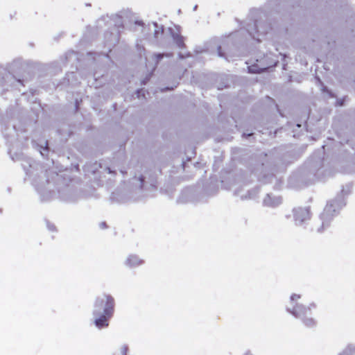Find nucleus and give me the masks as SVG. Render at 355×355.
I'll return each mask as SVG.
<instances>
[{
    "label": "nucleus",
    "mask_w": 355,
    "mask_h": 355,
    "mask_svg": "<svg viewBox=\"0 0 355 355\" xmlns=\"http://www.w3.org/2000/svg\"><path fill=\"white\" fill-rule=\"evenodd\" d=\"M250 73H258L262 72L266 68L265 67H259L257 64H252L248 67Z\"/></svg>",
    "instance_id": "423d86ee"
},
{
    "label": "nucleus",
    "mask_w": 355,
    "mask_h": 355,
    "mask_svg": "<svg viewBox=\"0 0 355 355\" xmlns=\"http://www.w3.org/2000/svg\"><path fill=\"white\" fill-rule=\"evenodd\" d=\"M115 302L114 297L107 294L98 297L94 303L93 311L94 323L98 329L109 326L110 320L114 313Z\"/></svg>",
    "instance_id": "f257e3e1"
},
{
    "label": "nucleus",
    "mask_w": 355,
    "mask_h": 355,
    "mask_svg": "<svg viewBox=\"0 0 355 355\" xmlns=\"http://www.w3.org/2000/svg\"><path fill=\"white\" fill-rule=\"evenodd\" d=\"M176 43L178 44V46L180 47V48H184L185 44H184V40L182 39V37H178L177 40H176Z\"/></svg>",
    "instance_id": "6e6552de"
},
{
    "label": "nucleus",
    "mask_w": 355,
    "mask_h": 355,
    "mask_svg": "<svg viewBox=\"0 0 355 355\" xmlns=\"http://www.w3.org/2000/svg\"><path fill=\"white\" fill-rule=\"evenodd\" d=\"M128 351V347L126 345L123 346L121 349L122 355H127Z\"/></svg>",
    "instance_id": "1a4fd4ad"
},
{
    "label": "nucleus",
    "mask_w": 355,
    "mask_h": 355,
    "mask_svg": "<svg viewBox=\"0 0 355 355\" xmlns=\"http://www.w3.org/2000/svg\"><path fill=\"white\" fill-rule=\"evenodd\" d=\"M291 313L296 318L301 319L306 328L311 329L316 325V322L312 317L311 306L305 307L301 305H297L293 307Z\"/></svg>",
    "instance_id": "7ed1b4c3"
},
{
    "label": "nucleus",
    "mask_w": 355,
    "mask_h": 355,
    "mask_svg": "<svg viewBox=\"0 0 355 355\" xmlns=\"http://www.w3.org/2000/svg\"><path fill=\"white\" fill-rule=\"evenodd\" d=\"M143 261L136 255H130L126 260V264L130 267L139 266L143 263Z\"/></svg>",
    "instance_id": "39448f33"
},
{
    "label": "nucleus",
    "mask_w": 355,
    "mask_h": 355,
    "mask_svg": "<svg viewBox=\"0 0 355 355\" xmlns=\"http://www.w3.org/2000/svg\"><path fill=\"white\" fill-rule=\"evenodd\" d=\"M341 207L342 205L339 200L336 199L329 200L320 215L321 225L317 227L316 232L323 233L326 231L331 226V221Z\"/></svg>",
    "instance_id": "f03ea898"
},
{
    "label": "nucleus",
    "mask_w": 355,
    "mask_h": 355,
    "mask_svg": "<svg viewBox=\"0 0 355 355\" xmlns=\"http://www.w3.org/2000/svg\"><path fill=\"white\" fill-rule=\"evenodd\" d=\"M172 55H173L172 53H167V54L157 53L155 55V57H156L157 61H159L160 60H162L164 58V56L171 57Z\"/></svg>",
    "instance_id": "0eeeda50"
},
{
    "label": "nucleus",
    "mask_w": 355,
    "mask_h": 355,
    "mask_svg": "<svg viewBox=\"0 0 355 355\" xmlns=\"http://www.w3.org/2000/svg\"><path fill=\"white\" fill-rule=\"evenodd\" d=\"M300 298V295H297V294H293L291 297V300L292 301H296V300H299Z\"/></svg>",
    "instance_id": "9d476101"
},
{
    "label": "nucleus",
    "mask_w": 355,
    "mask_h": 355,
    "mask_svg": "<svg viewBox=\"0 0 355 355\" xmlns=\"http://www.w3.org/2000/svg\"><path fill=\"white\" fill-rule=\"evenodd\" d=\"M293 216L295 225H302L311 218L310 207H298L293 209Z\"/></svg>",
    "instance_id": "20e7f679"
}]
</instances>
